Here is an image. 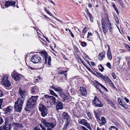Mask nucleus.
I'll return each instance as SVG.
<instances>
[{"mask_svg": "<svg viewBox=\"0 0 130 130\" xmlns=\"http://www.w3.org/2000/svg\"><path fill=\"white\" fill-rule=\"evenodd\" d=\"M15 1H6L5 3V6L8 7L9 6H12L13 7L15 6Z\"/></svg>", "mask_w": 130, "mask_h": 130, "instance_id": "9b49d317", "label": "nucleus"}, {"mask_svg": "<svg viewBox=\"0 0 130 130\" xmlns=\"http://www.w3.org/2000/svg\"><path fill=\"white\" fill-rule=\"evenodd\" d=\"M106 66L109 69H111V64L109 62H108L107 63Z\"/></svg>", "mask_w": 130, "mask_h": 130, "instance_id": "4c0bfd02", "label": "nucleus"}, {"mask_svg": "<svg viewBox=\"0 0 130 130\" xmlns=\"http://www.w3.org/2000/svg\"><path fill=\"white\" fill-rule=\"evenodd\" d=\"M80 91L82 95L84 96L86 95L87 92L84 87H80Z\"/></svg>", "mask_w": 130, "mask_h": 130, "instance_id": "dca6fc26", "label": "nucleus"}, {"mask_svg": "<svg viewBox=\"0 0 130 130\" xmlns=\"http://www.w3.org/2000/svg\"><path fill=\"white\" fill-rule=\"evenodd\" d=\"M50 92L51 94V95H53L55 93L54 92L53 90H50Z\"/></svg>", "mask_w": 130, "mask_h": 130, "instance_id": "49530a36", "label": "nucleus"}, {"mask_svg": "<svg viewBox=\"0 0 130 130\" xmlns=\"http://www.w3.org/2000/svg\"><path fill=\"white\" fill-rule=\"evenodd\" d=\"M95 106L99 107H102L103 106V104L102 103L99 99L96 96L94 98V100L92 102Z\"/></svg>", "mask_w": 130, "mask_h": 130, "instance_id": "1a4fd4ad", "label": "nucleus"}, {"mask_svg": "<svg viewBox=\"0 0 130 130\" xmlns=\"http://www.w3.org/2000/svg\"><path fill=\"white\" fill-rule=\"evenodd\" d=\"M87 31L86 28V27H84L83 30V32H84V34H85L86 32Z\"/></svg>", "mask_w": 130, "mask_h": 130, "instance_id": "603ef678", "label": "nucleus"}, {"mask_svg": "<svg viewBox=\"0 0 130 130\" xmlns=\"http://www.w3.org/2000/svg\"><path fill=\"white\" fill-rule=\"evenodd\" d=\"M109 130H118L116 127L114 126H111L109 128Z\"/></svg>", "mask_w": 130, "mask_h": 130, "instance_id": "c756f323", "label": "nucleus"}, {"mask_svg": "<svg viewBox=\"0 0 130 130\" xmlns=\"http://www.w3.org/2000/svg\"><path fill=\"white\" fill-rule=\"evenodd\" d=\"M28 68L31 70H36V68H33L30 66H28Z\"/></svg>", "mask_w": 130, "mask_h": 130, "instance_id": "a19ab883", "label": "nucleus"}, {"mask_svg": "<svg viewBox=\"0 0 130 130\" xmlns=\"http://www.w3.org/2000/svg\"><path fill=\"white\" fill-rule=\"evenodd\" d=\"M39 109L41 112V115L42 117H44L47 114V110L46 107L42 104H40L39 106Z\"/></svg>", "mask_w": 130, "mask_h": 130, "instance_id": "39448f33", "label": "nucleus"}, {"mask_svg": "<svg viewBox=\"0 0 130 130\" xmlns=\"http://www.w3.org/2000/svg\"><path fill=\"white\" fill-rule=\"evenodd\" d=\"M103 32H104V33L105 34L106 33L107 31V29L106 28V27H104L103 28H102Z\"/></svg>", "mask_w": 130, "mask_h": 130, "instance_id": "f704fd0d", "label": "nucleus"}, {"mask_svg": "<svg viewBox=\"0 0 130 130\" xmlns=\"http://www.w3.org/2000/svg\"><path fill=\"white\" fill-rule=\"evenodd\" d=\"M41 122L43 123L44 125L48 128H53L55 126L56 124H54L52 123H49L46 120L42 119L41 120Z\"/></svg>", "mask_w": 130, "mask_h": 130, "instance_id": "6e6552de", "label": "nucleus"}, {"mask_svg": "<svg viewBox=\"0 0 130 130\" xmlns=\"http://www.w3.org/2000/svg\"><path fill=\"white\" fill-rule=\"evenodd\" d=\"M115 22H116L118 24V23H119V20H118V18L117 17L115 19Z\"/></svg>", "mask_w": 130, "mask_h": 130, "instance_id": "6e6d98bb", "label": "nucleus"}, {"mask_svg": "<svg viewBox=\"0 0 130 130\" xmlns=\"http://www.w3.org/2000/svg\"><path fill=\"white\" fill-rule=\"evenodd\" d=\"M36 90V89L35 86L32 87H31V92L32 93H34Z\"/></svg>", "mask_w": 130, "mask_h": 130, "instance_id": "c85d7f7f", "label": "nucleus"}, {"mask_svg": "<svg viewBox=\"0 0 130 130\" xmlns=\"http://www.w3.org/2000/svg\"><path fill=\"white\" fill-rule=\"evenodd\" d=\"M38 96H31L27 101V103L25 108V110L27 111H30V109H32L36 104L37 99Z\"/></svg>", "mask_w": 130, "mask_h": 130, "instance_id": "f257e3e1", "label": "nucleus"}, {"mask_svg": "<svg viewBox=\"0 0 130 130\" xmlns=\"http://www.w3.org/2000/svg\"><path fill=\"white\" fill-rule=\"evenodd\" d=\"M100 66L101 67V69H99L101 71L103 72V71L104 70V69L103 67V66H102L101 64L100 65Z\"/></svg>", "mask_w": 130, "mask_h": 130, "instance_id": "ea45409f", "label": "nucleus"}, {"mask_svg": "<svg viewBox=\"0 0 130 130\" xmlns=\"http://www.w3.org/2000/svg\"><path fill=\"white\" fill-rule=\"evenodd\" d=\"M69 115L68 113L65 112H63L62 114V117L63 119L66 120H68L69 119Z\"/></svg>", "mask_w": 130, "mask_h": 130, "instance_id": "aec40b11", "label": "nucleus"}, {"mask_svg": "<svg viewBox=\"0 0 130 130\" xmlns=\"http://www.w3.org/2000/svg\"><path fill=\"white\" fill-rule=\"evenodd\" d=\"M102 78L103 79L105 82L106 83H108V81L110 80V79L106 75H103Z\"/></svg>", "mask_w": 130, "mask_h": 130, "instance_id": "b1692460", "label": "nucleus"}, {"mask_svg": "<svg viewBox=\"0 0 130 130\" xmlns=\"http://www.w3.org/2000/svg\"><path fill=\"white\" fill-rule=\"evenodd\" d=\"M4 120L1 117H0V125L2 124V123L3 122Z\"/></svg>", "mask_w": 130, "mask_h": 130, "instance_id": "58836bf2", "label": "nucleus"}, {"mask_svg": "<svg viewBox=\"0 0 130 130\" xmlns=\"http://www.w3.org/2000/svg\"><path fill=\"white\" fill-rule=\"evenodd\" d=\"M107 57L108 59L110 60H111L112 58L110 51L107 52Z\"/></svg>", "mask_w": 130, "mask_h": 130, "instance_id": "a878e982", "label": "nucleus"}, {"mask_svg": "<svg viewBox=\"0 0 130 130\" xmlns=\"http://www.w3.org/2000/svg\"><path fill=\"white\" fill-rule=\"evenodd\" d=\"M44 96L46 98H48L49 99H50V96H49L47 94L44 95Z\"/></svg>", "mask_w": 130, "mask_h": 130, "instance_id": "052dcab7", "label": "nucleus"}, {"mask_svg": "<svg viewBox=\"0 0 130 130\" xmlns=\"http://www.w3.org/2000/svg\"><path fill=\"white\" fill-rule=\"evenodd\" d=\"M92 34L91 32H88V34L87 36V37L89 38L90 36Z\"/></svg>", "mask_w": 130, "mask_h": 130, "instance_id": "bf43d9fd", "label": "nucleus"}, {"mask_svg": "<svg viewBox=\"0 0 130 130\" xmlns=\"http://www.w3.org/2000/svg\"><path fill=\"white\" fill-rule=\"evenodd\" d=\"M125 47L128 50L130 51V47L129 45L126 44L125 46Z\"/></svg>", "mask_w": 130, "mask_h": 130, "instance_id": "79ce46f5", "label": "nucleus"}, {"mask_svg": "<svg viewBox=\"0 0 130 130\" xmlns=\"http://www.w3.org/2000/svg\"><path fill=\"white\" fill-rule=\"evenodd\" d=\"M91 64L92 66H93L94 67L95 66V63L93 62H92L91 63Z\"/></svg>", "mask_w": 130, "mask_h": 130, "instance_id": "69168bd1", "label": "nucleus"}, {"mask_svg": "<svg viewBox=\"0 0 130 130\" xmlns=\"http://www.w3.org/2000/svg\"><path fill=\"white\" fill-rule=\"evenodd\" d=\"M111 75L113 77V78L114 79H115L116 78V76L115 74L113 72H112L111 73Z\"/></svg>", "mask_w": 130, "mask_h": 130, "instance_id": "e433bc0d", "label": "nucleus"}, {"mask_svg": "<svg viewBox=\"0 0 130 130\" xmlns=\"http://www.w3.org/2000/svg\"><path fill=\"white\" fill-rule=\"evenodd\" d=\"M10 124H5L0 127V130H10Z\"/></svg>", "mask_w": 130, "mask_h": 130, "instance_id": "2eb2a0df", "label": "nucleus"}, {"mask_svg": "<svg viewBox=\"0 0 130 130\" xmlns=\"http://www.w3.org/2000/svg\"><path fill=\"white\" fill-rule=\"evenodd\" d=\"M19 93L20 96L18 98V100L24 102L25 97V91L20 89L19 90Z\"/></svg>", "mask_w": 130, "mask_h": 130, "instance_id": "9d476101", "label": "nucleus"}, {"mask_svg": "<svg viewBox=\"0 0 130 130\" xmlns=\"http://www.w3.org/2000/svg\"><path fill=\"white\" fill-rule=\"evenodd\" d=\"M31 61L34 63H40L42 59L40 56L38 55H34L30 59Z\"/></svg>", "mask_w": 130, "mask_h": 130, "instance_id": "20e7f679", "label": "nucleus"}, {"mask_svg": "<svg viewBox=\"0 0 130 130\" xmlns=\"http://www.w3.org/2000/svg\"><path fill=\"white\" fill-rule=\"evenodd\" d=\"M107 101L108 104H109L112 107L115 108L116 107L115 105L112 101L109 100H107Z\"/></svg>", "mask_w": 130, "mask_h": 130, "instance_id": "4be33fe9", "label": "nucleus"}, {"mask_svg": "<svg viewBox=\"0 0 130 130\" xmlns=\"http://www.w3.org/2000/svg\"><path fill=\"white\" fill-rule=\"evenodd\" d=\"M67 121V122L66 123H65V124L67 125V126L69 124V119L68 120H66Z\"/></svg>", "mask_w": 130, "mask_h": 130, "instance_id": "e2e57ef3", "label": "nucleus"}, {"mask_svg": "<svg viewBox=\"0 0 130 130\" xmlns=\"http://www.w3.org/2000/svg\"><path fill=\"white\" fill-rule=\"evenodd\" d=\"M106 53L104 51L100 53L99 54V59L100 60H101L102 59L105 57Z\"/></svg>", "mask_w": 130, "mask_h": 130, "instance_id": "f3484780", "label": "nucleus"}, {"mask_svg": "<svg viewBox=\"0 0 130 130\" xmlns=\"http://www.w3.org/2000/svg\"><path fill=\"white\" fill-rule=\"evenodd\" d=\"M108 29H109V31L111 32H112V25H108Z\"/></svg>", "mask_w": 130, "mask_h": 130, "instance_id": "c9c22d12", "label": "nucleus"}, {"mask_svg": "<svg viewBox=\"0 0 130 130\" xmlns=\"http://www.w3.org/2000/svg\"><path fill=\"white\" fill-rule=\"evenodd\" d=\"M78 122L80 124L88 126V127H87V128H88L89 129V128H91L89 124H87V123L85 122V119H83L81 120H78Z\"/></svg>", "mask_w": 130, "mask_h": 130, "instance_id": "4468645a", "label": "nucleus"}, {"mask_svg": "<svg viewBox=\"0 0 130 130\" xmlns=\"http://www.w3.org/2000/svg\"><path fill=\"white\" fill-rule=\"evenodd\" d=\"M75 50L77 52H78L79 51V50L78 48L77 47H75Z\"/></svg>", "mask_w": 130, "mask_h": 130, "instance_id": "338daca9", "label": "nucleus"}, {"mask_svg": "<svg viewBox=\"0 0 130 130\" xmlns=\"http://www.w3.org/2000/svg\"><path fill=\"white\" fill-rule=\"evenodd\" d=\"M11 76L15 81H17L21 80L22 76L17 72L14 71L11 73Z\"/></svg>", "mask_w": 130, "mask_h": 130, "instance_id": "0eeeda50", "label": "nucleus"}, {"mask_svg": "<svg viewBox=\"0 0 130 130\" xmlns=\"http://www.w3.org/2000/svg\"><path fill=\"white\" fill-rule=\"evenodd\" d=\"M3 95V92L2 90L0 89V97L2 96Z\"/></svg>", "mask_w": 130, "mask_h": 130, "instance_id": "5fc2aeb1", "label": "nucleus"}, {"mask_svg": "<svg viewBox=\"0 0 130 130\" xmlns=\"http://www.w3.org/2000/svg\"><path fill=\"white\" fill-rule=\"evenodd\" d=\"M54 90L57 91L60 93L62 91V89L60 87L58 86H55V88H54Z\"/></svg>", "mask_w": 130, "mask_h": 130, "instance_id": "393cba45", "label": "nucleus"}, {"mask_svg": "<svg viewBox=\"0 0 130 130\" xmlns=\"http://www.w3.org/2000/svg\"><path fill=\"white\" fill-rule=\"evenodd\" d=\"M44 16L46 18L45 19L49 21H50V20H51V19H50L47 16H46V15H44Z\"/></svg>", "mask_w": 130, "mask_h": 130, "instance_id": "3c124183", "label": "nucleus"}, {"mask_svg": "<svg viewBox=\"0 0 130 130\" xmlns=\"http://www.w3.org/2000/svg\"><path fill=\"white\" fill-rule=\"evenodd\" d=\"M50 99L52 100L53 101V102L54 104H56L57 102L56 101V99L53 96H50Z\"/></svg>", "mask_w": 130, "mask_h": 130, "instance_id": "cd10ccee", "label": "nucleus"}, {"mask_svg": "<svg viewBox=\"0 0 130 130\" xmlns=\"http://www.w3.org/2000/svg\"><path fill=\"white\" fill-rule=\"evenodd\" d=\"M88 6L90 8H92V5L90 3L88 4Z\"/></svg>", "mask_w": 130, "mask_h": 130, "instance_id": "680f3d73", "label": "nucleus"}, {"mask_svg": "<svg viewBox=\"0 0 130 130\" xmlns=\"http://www.w3.org/2000/svg\"><path fill=\"white\" fill-rule=\"evenodd\" d=\"M102 28H103L104 27H105L106 24V21L104 19H102Z\"/></svg>", "mask_w": 130, "mask_h": 130, "instance_id": "bb28decb", "label": "nucleus"}, {"mask_svg": "<svg viewBox=\"0 0 130 130\" xmlns=\"http://www.w3.org/2000/svg\"><path fill=\"white\" fill-rule=\"evenodd\" d=\"M100 121V122L99 123L100 126L104 125L106 123V119L104 117H101V119Z\"/></svg>", "mask_w": 130, "mask_h": 130, "instance_id": "a211bd4d", "label": "nucleus"}, {"mask_svg": "<svg viewBox=\"0 0 130 130\" xmlns=\"http://www.w3.org/2000/svg\"><path fill=\"white\" fill-rule=\"evenodd\" d=\"M59 94L60 96L63 100H65L66 99L67 97L63 93L61 92H60Z\"/></svg>", "mask_w": 130, "mask_h": 130, "instance_id": "6ab92c4d", "label": "nucleus"}, {"mask_svg": "<svg viewBox=\"0 0 130 130\" xmlns=\"http://www.w3.org/2000/svg\"><path fill=\"white\" fill-rule=\"evenodd\" d=\"M57 103L56 106V110H58L59 109H62L63 107V103L59 101L57 102Z\"/></svg>", "mask_w": 130, "mask_h": 130, "instance_id": "ddd939ff", "label": "nucleus"}, {"mask_svg": "<svg viewBox=\"0 0 130 130\" xmlns=\"http://www.w3.org/2000/svg\"><path fill=\"white\" fill-rule=\"evenodd\" d=\"M118 0V1L119 2V3L121 5H123V4L122 3V2L121 1V0Z\"/></svg>", "mask_w": 130, "mask_h": 130, "instance_id": "864d4df0", "label": "nucleus"}, {"mask_svg": "<svg viewBox=\"0 0 130 130\" xmlns=\"http://www.w3.org/2000/svg\"><path fill=\"white\" fill-rule=\"evenodd\" d=\"M34 130H41L39 127H36L34 128Z\"/></svg>", "mask_w": 130, "mask_h": 130, "instance_id": "8fccbe9b", "label": "nucleus"}, {"mask_svg": "<svg viewBox=\"0 0 130 130\" xmlns=\"http://www.w3.org/2000/svg\"><path fill=\"white\" fill-rule=\"evenodd\" d=\"M9 119L8 118H6L5 120L4 123L5 124H10L8 123Z\"/></svg>", "mask_w": 130, "mask_h": 130, "instance_id": "473e14b6", "label": "nucleus"}, {"mask_svg": "<svg viewBox=\"0 0 130 130\" xmlns=\"http://www.w3.org/2000/svg\"><path fill=\"white\" fill-rule=\"evenodd\" d=\"M87 14L88 15L89 17H92V16L91 14L89 11H87Z\"/></svg>", "mask_w": 130, "mask_h": 130, "instance_id": "de8ad7c7", "label": "nucleus"}, {"mask_svg": "<svg viewBox=\"0 0 130 130\" xmlns=\"http://www.w3.org/2000/svg\"><path fill=\"white\" fill-rule=\"evenodd\" d=\"M68 29L69 30V32H70V35H71V36L72 37H74V35L73 34L72 32L69 29Z\"/></svg>", "mask_w": 130, "mask_h": 130, "instance_id": "a18cd8bd", "label": "nucleus"}, {"mask_svg": "<svg viewBox=\"0 0 130 130\" xmlns=\"http://www.w3.org/2000/svg\"><path fill=\"white\" fill-rule=\"evenodd\" d=\"M44 10L48 14L51 15V16H53V15L50 12L48 11L47 9L46 8H44Z\"/></svg>", "mask_w": 130, "mask_h": 130, "instance_id": "7c9ffc66", "label": "nucleus"}, {"mask_svg": "<svg viewBox=\"0 0 130 130\" xmlns=\"http://www.w3.org/2000/svg\"><path fill=\"white\" fill-rule=\"evenodd\" d=\"M107 47H108V50L107 52L110 51V48L109 45L108 44L107 45Z\"/></svg>", "mask_w": 130, "mask_h": 130, "instance_id": "0e129e2a", "label": "nucleus"}, {"mask_svg": "<svg viewBox=\"0 0 130 130\" xmlns=\"http://www.w3.org/2000/svg\"><path fill=\"white\" fill-rule=\"evenodd\" d=\"M112 6L116 11H117V9L116 7V6L115 5L113 4L112 5Z\"/></svg>", "mask_w": 130, "mask_h": 130, "instance_id": "4d7b16f0", "label": "nucleus"}, {"mask_svg": "<svg viewBox=\"0 0 130 130\" xmlns=\"http://www.w3.org/2000/svg\"><path fill=\"white\" fill-rule=\"evenodd\" d=\"M124 99L127 103H128L129 102V100L126 97H124Z\"/></svg>", "mask_w": 130, "mask_h": 130, "instance_id": "09e8293b", "label": "nucleus"}, {"mask_svg": "<svg viewBox=\"0 0 130 130\" xmlns=\"http://www.w3.org/2000/svg\"><path fill=\"white\" fill-rule=\"evenodd\" d=\"M3 102V99H0V105H2Z\"/></svg>", "mask_w": 130, "mask_h": 130, "instance_id": "13d9d810", "label": "nucleus"}, {"mask_svg": "<svg viewBox=\"0 0 130 130\" xmlns=\"http://www.w3.org/2000/svg\"><path fill=\"white\" fill-rule=\"evenodd\" d=\"M97 83L101 87L104 89L106 91L107 90V89L104 86L102 85V84H100V83H98V82L97 81Z\"/></svg>", "mask_w": 130, "mask_h": 130, "instance_id": "2f4dec72", "label": "nucleus"}, {"mask_svg": "<svg viewBox=\"0 0 130 130\" xmlns=\"http://www.w3.org/2000/svg\"><path fill=\"white\" fill-rule=\"evenodd\" d=\"M41 54L43 56L45 60V63L46 64L47 63L48 65H50L51 59V57L50 56H47V54L45 52H41Z\"/></svg>", "mask_w": 130, "mask_h": 130, "instance_id": "423d86ee", "label": "nucleus"}, {"mask_svg": "<svg viewBox=\"0 0 130 130\" xmlns=\"http://www.w3.org/2000/svg\"><path fill=\"white\" fill-rule=\"evenodd\" d=\"M67 71H59V72L58 73V75H59L61 74H64V75L65 76V78L64 79H67V74L66 73V72H67Z\"/></svg>", "mask_w": 130, "mask_h": 130, "instance_id": "5701e85b", "label": "nucleus"}, {"mask_svg": "<svg viewBox=\"0 0 130 130\" xmlns=\"http://www.w3.org/2000/svg\"><path fill=\"white\" fill-rule=\"evenodd\" d=\"M116 60H117V63L119 64L120 62L121 58L120 57H118L116 59Z\"/></svg>", "mask_w": 130, "mask_h": 130, "instance_id": "72a5a7b5", "label": "nucleus"}, {"mask_svg": "<svg viewBox=\"0 0 130 130\" xmlns=\"http://www.w3.org/2000/svg\"><path fill=\"white\" fill-rule=\"evenodd\" d=\"M108 83H109L110 84H111L112 83V81L110 79V80H108Z\"/></svg>", "mask_w": 130, "mask_h": 130, "instance_id": "774afa93", "label": "nucleus"}, {"mask_svg": "<svg viewBox=\"0 0 130 130\" xmlns=\"http://www.w3.org/2000/svg\"><path fill=\"white\" fill-rule=\"evenodd\" d=\"M8 75H6L1 78V83L7 89H9L10 88V87L11 85L10 81L8 79Z\"/></svg>", "mask_w": 130, "mask_h": 130, "instance_id": "f03ea898", "label": "nucleus"}, {"mask_svg": "<svg viewBox=\"0 0 130 130\" xmlns=\"http://www.w3.org/2000/svg\"><path fill=\"white\" fill-rule=\"evenodd\" d=\"M3 110L4 112V113L7 114H10L11 111H12L9 106L3 108Z\"/></svg>", "mask_w": 130, "mask_h": 130, "instance_id": "f8f14e48", "label": "nucleus"}, {"mask_svg": "<svg viewBox=\"0 0 130 130\" xmlns=\"http://www.w3.org/2000/svg\"><path fill=\"white\" fill-rule=\"evenodd\" d=\"M86 44V43L85 42L83 41L81 45L83 47L85 46Z\"/></svg>", "mask_w": 130, "mask_h": 130, "instance_id": "c03bdc74", "label": "nucleus"}, {"mask_svg": "<svg viewBox=\"0 0 130 130\" xmlns=\"http://www.w3.org/2000/svg\"><path fill=\"white\" fill-rule=\"evenodd\" d=\"M24 102L18 100L15 102L14 106L16 112H20L21 111Z\"/></svg>", "mask_w": 130, "mask_h": 130, "instance_id": "7ed1b4c3", "label": "nucleus"}, {"mask_svg": "<svg viewBox=\"0 0 130 130\" xmlns=\"http://www.w3.org/2000/svg\"><path fill=\"white\" fill-rule=\"evenodd\" d=\"M96 74H97V75H98L101 78L102 77V76L103 75L102 74H101V73L98 72H96Z\"/></svg>", "mask_w": 130, "mask_h": 130, "instance_id": "37998d69", "label": "nucleus"}, {"mask_svg": "<svg viewBox=\"0 0 130 130\" xmlns=\"http://www.w3.org/2000/svg\"><path fill=\"white\" fill-rule=\"evenodd\" d=\"M118 101L119 104L122 107H125V103L124 102H123L122 101L121 99L119 98H118Z\"/></svg>", "mask_w": 130, "mask_h": 130, "instance_id": "412c9836", "label": "nucleus"}]
</instances>
